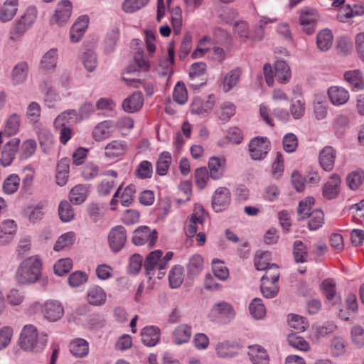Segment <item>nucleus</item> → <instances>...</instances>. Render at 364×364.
<instances>
[{
    "mask_svg": "<svg viewBox=\"0 0 364 364\" xmlns=\"http://www.w3.org/2000/svg\"><path fill=\"white\" fill-rule=\"evenodd\" d=\"M173 97L174 101L180 105H183L187 102L188 93L183 82H177L173 90Z\"/></svg>",
    "mask_w": 364,
    "mask_h": 364,
    "instance_id": "58",
    "label": "nucleus"
},
{
    "mask_svg": "<svg viewBox=\"0 0 364 364\" xmlns=\"http://www.w3.org/2000/svg\"><path fill=\"white\" fill-rule=\"evenodd\" d=\"M260 290L264 297L273 298L277 294L279 288L276 282L261 281Z\"/></svg>",
    "mask_w": 364,
    "mask_h": 364,
    "instance_id": "61",
    "label": "nucleus"
},
{
    "mask_svg": "<svg viewBox=\"0 0 364 364\" xmlns=\"http://www.w3.org/2000/svg\"><path fill=\"white\" fill-rule=\"evenodd\" d=\"M43 262L38 255L23 259L18 265L15 277L21 284H31L37 282L42 274Z\"/></svg>",
    "mask_w": 364,
    "mask_h": 364,
    "instance_id": "1",
    "label": "nucleus"
},
{
    "mask_svg": "<svg viewBox=\"0 0 364 364\" xmlns=\"http://www.w3.org/2000/svg\"><path fill=\"white\" fill-rule=\"evenodd\" d=\"M318 14L315 9L305 8L300 11L299 22L304 32L310 35L314 32Z\"/></svg>",
    "mask_w": 364,
    "mask_h": 364,
    "instance_id": "8",
    "label": "nucleus"
},
{
    "mask_svg": "<svg viewBox=\"0 0 364 364\" xmlns=\"http://www.w3.org/2000/svg\"><path fill=\"white\" fill-rule=\"evenodd\" d=\"M248 355L253 364H269V359L267 351L258 345L249 346Z\"/></svg>",
    "mask_w": 364,
    "mask_h": 364,
    "instance_id": "27",
    "label": "nucleus"
},
{
    "mask_svg": "<svg viewBox=\"0 0 364 364\" xmlns=\"http://www.w3.org/2000/svg\"><path fill=\"white\" fill-rule=\"evenodd\" d=\"M136 176L141 179L150 178L153 173V166L151 162L142 161L135 170Z\"/></svg>",
    "mask_w": 364,
    "mask_h": 364,
    "instance_id": "53",
    "label": "nucleus"
},
{
    "mask_svg": "<svg viewBox=\"0 0 364 364\" xmlns=\"http://www.w3.org/2000/svg\"><path fill=\"white\" fill-rule=\"evenodd\" d=\"M158 234L155 229L142 225L133 232L132 242L135 245H147L149 248H152L157 240Z\"/></svg>",
    "mask_w": 364,
    "mask_h": 364,
    "instance_id": "5",
    "label": "nucleus"
},
{
    "mask_svg": "<svg viewBox=\"0 0 364 364\" xmlns=\"http://www.w3.org/2000/svg\"><path fill=\"white\" fill-rule=\"evenodd\" d=\"M225 159L213 156L209 159L208 168L210 169V176L214 180L220 179L224 175L225 169Z\"/></svg>",
    "mask_w": 364,
    "mask_h": 364,
    "instance_id": "21",
    "label": "nucleus"
},
{
    "mask_svg": "<svg viewBox=\"0 0 364 364\" xmlns=\"http://www.w3.org/2000/svg\"><path fill=\"white\" fill-rule=\"evenodd\" d=\"M333 36L328 29L319 31L316 36L317 48L322 52L328 50L333 45Z\"/></svg>",
    "mask_w": 364,
    "mask_h": 364,
    "instance_id": "31",
    "label": "nucleus"
},
{
    "mask_svg": "<svg viewBox=\"0 0 364 364\" xmlns=\"http://www.w3.org/2000/svg\"><path fill=\"white\" fill-rule=\"evenodd\" d=\"M321 289L327 300L333 301L336 297V284L331 279H326L322 282Z\"/></svg>",
    "mask_w": 364,
    "mask_h": 364,
    "instance_id": "50",
    "label": "nucleus"
},
{
    "mask_svg": "<svg viewBox=\"0 0 364 364\" xmlns=\"http://www.w3.org/2000/svg\"><path fill=\"white\" fill-rule=\"evenodd\" d=\"M314 204V198L313 197H307L299 203L297 209L299 220L307 218L311 214V210Z\"/></svg>",
    "mask_w": 364,
    "mask_h": 364,
    "instance_id": "44",
    "label": "nucleus"
},
{
    "mask_svg": "<svg viewBox=\"0 0 364 364\" xmlns=\"http://www.w3.org/2000/svg\"><path fill=\"white\" fill-rule=\"evenodd\" d=\"M309 220L308 222V228L310 230H317L324 223V214L322 210L316 209L311 211V214L308 216Z\"/></svg>",
    "mask_w": 364,
    "mask_h": 364,
    "instance_id": "42",
    "label": "nucleus"
},
{
    "mask_svg": "<svg viewBox=\"0 0 364 364\" xmlns=\"http://www.w3.org/2000/svg\"><path fill=\"white\" fill-rule=\"evenodd\" d=\"M249 310L251 315L255 319H261L266 314L265 307L262 304V299L259 298H255L251 301Z\"/></svg>",
    "mask_w": 364,
    "mask_h": 364,
    "instance_id": "49",
    "label": "nucleus"
},
{
    "mask_svg": "<svg viewBox=\"0 0 364 364\" xmlns=\"http://www.w3.org/2000/svg\"><path fill=\"white\" fill-rule=\"evenodd\" d=\"M43 207L42 205H37L36 206H28L23 211L24 215L31 223H36L41 220L44 215L43 210Z\"/></svg>",
    "mask_w": 364,
    "mask_h": 364,
    "instance_id": "47",
    "label": "nucleus"
},
{
    "mask_svg": "<svg viewBox=\"0 0 364 364\" xmlns=\"http://www.w3.org/2000/svg\"><path fill=\"white\" fill-rule=\"evenodd\" d=\"M58 215L63 222H69L74 218V212L71 205L67 200L60 202L58 207Z\"/></svg>",
    "mask_w": 364,
    "mask_h": 364,
    "instance_id": "55",
    "label": "nucleus"
},
{
    "mask_svg": "<svg viewBox=\"0 0 364 364\" xmlns=\"http://www.w3.org/2000/svg\"><path fill=\"white\" fill-rule=\"evenodd\" d=\"M58 59V51L52 48L49 50L41 59V65L46 70L53 69L56 66Z\"/></svg>",
    "mask_w": 364,
    "mask_h": 364,
    "instance_id": "54",
    "label": "nucleus"
},
{
    "mask_svg": "<svg viewBox=\"0 0 364 364\" xmlns=\"http://www.w3.org/2000/svg\"><path fill=\"white\" fill-rule=\"evenodd\" d=\"M19 116L17 115L16 114H11L7 119L4 129V134L8 136L15 134L19 129Z\"/></svg>",
    "mask_w": 364,
    "mask_h": 364,
    "instance_id": "60",
    "label": "nucleus"
},
{
    "mask_svg": "<svg viewBox=\"0 0 364 364\" xmlns=\"http://www.w3.org/2000/svg\"><path fill=\"white\" fill-rule=\"evenodd\" d=\"M48 342L47 335L38 334L37 328L33 325L23 327L19 338L21 348L26 351H40L44 348Z\"/></svg>",
    "mask_w": 364,
    "mask_h": 364,
    "instance_id": "2",
    "label": "nucleus"
},
{
    "mask_svg": "<svg viewBox=\"0 0 364 364\" xmlns=\"http://www.w3.org/2000/svg\"><path fill=\"white\" fill-rule=\"evenodd\" d=\"M172 158L168 151H163L159 156L156 161V173L159 176H165L171 164Z\"/></svg>",
    "mask_w": 364,
    "mask_h": 364,
    "instance_id": "36",
    "label": "nucleus"
},
{
    "mask_svg": "<svg viewBox=\"0 0 364 364\" xmlns=\"http://www.w3.org/2000/svg\"><path fill=\"white\" fill-rule=\"evenodd\" d=\"M17 230V225L13 220H6L0 225V244L9 242L14 237Z\"/></svg>",
    "mask_w": 364,
    "mask_h": 364,
    "instance_id": "19",
    "label": "nucleus"
},
{
    "mask_svg": "<svg viewBox=\"0 0 364 364\" xmlns=\"http://www.w3.org/2000/svg\"><path fill=\"white\" fill-rule=\"evenodd\" d=\"M213 312L220 318L228 320L232 318L235 315L232 306L227 302L216 304L213 308Z\"/></svg>",
    "mask_w": 364,
    "mask_h": 364,
    "instance_id": "37",
    "label": "nucleus"
},
{
    "mask_svg": "<svg viewBox=\"0 0 364 364\" xmlns=\"http://www.w3.org/2000/svg\"><path fill=\"white\" fill-rule=\"evenodd\" d=\"M191 326L183 323L178 326L173 332V341L175 344L181 345L187 343L191 336Z\"/></svg>",
    "mask_w": 364,
    "mask_h": 364,
    "instance_id": "28",
    "label": "nucleus"
},
{
    "mask_svg": "<svg viewBox=\"0 0 364 364\" xmlns=\"http://www.w3.org/2000/svg\"><path fill=\"white\" fill-rule=\"evenodd\" d=\"M168 280L172 289L179 287L183 281V268L178 265L173 267L170 271Z\"/></svg>",
    "mask_w": 364,
    "mask_h": 364,
    "instance_id": "43",
    "label": "nucleus"
},
{
    "mask_svg": "<svg viewBox=\"0 0 364 364\" xmlns=\"http://www.w3.org/2000/svg\"><path fill=\"white\" fill-rule=\"evenodd\" d=\"M143 103L144 97L142 94L139 92H136L124 100L122 107L125 112L133 113L139 111L142 107Z\"/></svg>",
    "mask_w": 364,
    "mask_h": 364,
    "instance_id": "20",
    "label": "nucleus"
},
{
    "mask_svg": "<svg viewBox=\"0 0 364 364\" xmlns=\"http://www.w3.org/2000/svg\"><path fill=\"white\" fill-rule=\"evenodd\" d=\"M344 77L353 89L363 90L364 88V80L358 70L347 71L344 74Z\"/></svg>",
    "mask_w": 364,
    "mask_h": 364,
    "instance_id": "39",
    "label": "nucleus"
},
{
    "mask_svg": "<svg viewBox=\"0 0 364 364\" xmlns=\"http://www.w3.org/2000/svg\"><path fill=\"white\" fill-rule=\"evenodd\" d=\"M20 139L14 138L6 143L1 153V163L4 166H9L19 149Z\"/></svg>",
    "mask_w": 364,
    "mask_h": 364,
    "instance_id": "11",
    "label": "nucleus"
},
{
    "mask_svg": "<svg viewBox=\"0 0 364 364\" xmlns=\"http://www.w3.org/2000/svg\"><path fill=\"white\" fill-rule=\"evenodd\" d=\"M288 342L291 346L300 350L307 351L310 348L307 341L294 333L289 335Z\"/></svg>",
    "mask_w": 364,
    "mask_h": 364,
    "instance_id": "63",
    "label": "nucleus"
},
{
    "mask_svg": "<svg viewBox=\"0 0 364 364\" xmlns=\"http://www.w3.org/2000/svg\"><path fill=\"white\" fill-rule=\"evenodd\" d=\"M364 181V171L357 170L349 173L346 177V182L352 190L358 189Z\"/></svg>",
    "mask_w": 364,
    "mask_h": 364,
    "instance_id": "48",
    "label": "nucleus"
},
{
    "mask_svg": "<svg viewBox=\"0 0 364 364\" xmlns=\"http://www.w3.org/2000/svg\"><path fill=\"white\" fill-rule=\"evenodd\" d=\"M38 140L40 145L45 153H48L53 144V136L50 131L46 128H41L38 131Z\"/></svg>",
    "mask_w": 364,
    "mask_h": 364,
    "instance_id": "40",
    "label": "nucleus"
},
{
    "mask_svg": "<svg viewBox=\"0 0 364 364\" xmlns=\"http://www.w3.org/2000/svg\"><path fill=\"white\" fill-rule=\"evenodd\" d=\"M293 256L296 263H304L307 261L308 249L301 240H296L293 244Z\"/></svg>",
    "mask_w": 364,
    "mask_h": 364,
    "instance_id": "38",
    "label": "nucleus"
},
{
    "mask_svg": "<svg viewBox=\"0 0 364 364\" xmlns=\"http://www.w3.org/2000/svg\"><path fill=\"white\" fill-rule=\"evenodd\" d=\"M194 176L196 186L200 189H203L206 186L209 178L210 177L205 167L196 168L195 170Z\"/></svg>",
    "mask_w": 364,
    "mask_h": 364,
    "instance_id": "56",
    "label": "nucleus"
},
{
    "mask_svg": "<svg viewBox=\"0 0 364 364\" xmlns=\"http://www.w3.org/2000/svg\"><path fill=\"white\" fill-rule=\"evenodd\" d=\"M72 13V4L68 0L58 3L54 15L55 21L59 26H63L69 20Z\"/></svg>",
    "mask_w": 364,
    "mask_h": 364,
    "instance_id": "16",
    "label": "nucleus"
},
{
    "mask_svg": "<svg viewBox=\"0 0 364 364\" xmlns=\"http://www.w3.org/2000/svg\"><path fill=\"white\" fill-rule=\"evenodd\" d=\"M20 183V178L18 175L11 174L8 176L4 181L3 183V190L4 192L6 194H13L15 193Z\"/></svg>",
    "mask_w": 364,
    "mask_h": 364,
    "instance_id": "52",
    "label": "nucleus"
},
{
    "mask_svg": "<svg viewBox=\"0 0 364 364\" xmlns=\"http://www.w3.org/2000/svg\"><path fill=\"white\" fill-rule=\"evenodd\" d=\"M134 60L137 68L134 65H129L127 68V73H131L135 71H147L150 67V63L144 56L143 50H138L135 53Z\"/></svg>",
    "mask_w": 364,
    "mask_h": 364,
    "instance_id": "35",
    "label": "nucleus"
},
{
    "mask_svg": "<svg viewBox=\"0 0 364 364\" xmlns=\"http://www.w3.org/2000/svg\"><path fill=\"white\" fill-rule=\"evenodd\" d=\"M45 317L50 321H56L60 319L64 313L63 308L60 302L49 301L46 302L43 308Z\"/></svg>",
    "mask_w": 364,
    "mask_h": 364,
    "instance_id": "15",
    "label": "nucleus"
},
{
    "mask_svg": "<svg viewBox=\"0 0 364 364\" xmlns=\"http://www.w3.org/2000/svg\"><path fill=\"white\" fill-rule=\"evenodd\" d=\"M162 254L163 253L161 250H157L150 252L146 256L144 267L145 269V274L149 277V279H151L155 269L159 267V263Z\"/></svg>",
    "mask_w": 364,
    "mask_h": 364,
    "instance_id": "22",
    "label": "nucleus"
},
{
    "mask_svg": "<svg viewBox=\"0 0 364 364\" xmlns=\"http://www.w3.org/2000/svg\"><path fill=\"white\" fill-rule=\"evenodd\" d=\"M231 193L226 187L217 188L212 197V207L216 213L225 210L230 203Z\"/></svg>",
    "mask_w": 364,
    "mask_h": 364,
    "instance_id": "7",
    "label": "nucleus"
},
{
    "mask_svg": "<svg viewBox=\"0 0 364 364\" xmlns=\"http://www.w3.org/2000/svg\"><path fill=\"white\" fill-rule=\"evenodd\" d=\"M108 240L112 250L119 252L127 241V231L124 227L117 225L113 228L109 232Z\"/></svg>",
    "mask_w": 364,
    "mask_h": 364,
    "instance_id": "9",
    "label": "nucleus"
},
{
    "mask_svg": "<svg viewBox=\"0 0 364 364\" xmlns=\"http://www.w3.org/2000/svg\"><path fill=\"white\" fill-rule=\"evenodd\" d=\"M37 16L36 7L34 6H28L24 14L15 21L11 33L22 36L35 23Z\"/></svg>",
    "mask_w": 364,
    "mask_h": 364,
    "instance_id": "4",
    "label": "nucleus"
},
{
    "mask_svg": "<svg viewBox=\"0 0 364 364\" xmlns=\"http://www.w3.org/2000/svg\"><path fill=\"white\" fill-rule=\"evenodd\" d=\"M266 82L272 86L274 78L279 83H286L291 76L289 66L284 60H277L274 63V70L269 64H265L263 68Z\"/></svg>",
    "mask_w": 364,
    "mask_h": 364,
    "instance_id": "3",
    "label": "nucleus"
},
{
    "mask_svg": "<svg viewBox=\"0 0 364 364\" xmlns=\"http://www.w3.org/2000/svg\"><path fill=\"white\" fill-rule=\"evenodd\" d=\"M75 234L73 232H68L62 235L56 241L54 245L55 251H60L65 247L70 246L74 243Z\"/></svg>",
    "mask_w": 364,
    "mask_h": 364,
    "instance_id": "62",
    "label": "nucleus"
},
{
    "mask_svg": "<svg viewBox=\"0 0 364 364\" xmlns=\"http://www.w3.org/2000/svg\"><path fill=\"white\" fill-rule=\"evenodd\" d=\"M37 144L35 140L28 139L23 142L19 150L18 156L21 160L31 157L36 151Z\"/></svg>",
    "mask_w": 364,
    "mask_h": 364,
    "instance_id": "45",
    "label": "nucleus"
},
{
    "mask_svg": "<svg viewBox=\"0 0 364 364\" xmlns=\"http://www.w3.org/2000/svg\"><path fill=\"white\" fill-rule=\"evenodd\" d=\"M341 178L336 174H332L323 187V196L328 200L333 199L340 192Z\"/></svg>",
    "mask_w": 364,
    "mask_h": 364,
    "instance_id": "12",
    "label": "nucleus"
},
{
    "mask_svg": "<svg viewBox=\"0 0 364 364\" xmlns=\"http://www.w3.org/2000/svg\"><path fill=\"white\" fill-rule=\"evenodd\" d=\"M127 151V144L124 140H112L105 146L104 155L106 158L116 160L124 156Z\"/></svg>",
    "mask_w": 364,
    "mask_h": 364,
    "instance_id": "10",
    "label": "nucleus"
},
{
    "mask_svg": "<svg viewBox=\"0 0 364 364\" xmlns=\"http://www.w3.org/2000/svg\"><path fill=\"white\" fill-rule=\"evenodd\" d=\"M328 95L331 102L335 105H343L349 99L348 92L341 87L332 86L329 87Z\"/></svg>",
    "mask_w": 364,
    "mask_h": 364,
    "instance_id": "25",
    "label": "nucleus"
},
{
    "mask_svg": "<svg viewBox=\"0 0 364 364\" xmlns=\"http://www.w3.org/2000/svg\"><path fill=\"white\" fill-rule=\"evenodd\" d=\"M18 0H6L1 11L0 20L1 22L11 21L17 12Z\"/></svg>",
    "mask_w": 364,
    "mask_h": 364,
    "instance_id": "30",
    "label": "nucleus"
},
{
    "mask_svg": "<svg viewBox=\"0 0 364 364\" xmlns=\"http://www.w3.org/2000/svg\"><path fill=\"white\" fill-rule=\"evenodd\" d=\"M241 74L242 70L240 68H236L228 72L223 79V91L228 92L236 86L240 80Z\"/></svg>",
    "mask_w": 364,
    "mask_h": 364,
    "instance_id": "33",
    "label": "nucleus"
},
{
    "mask_svg": "<svg viewBox=\"0 0 364 364\" xmlns=\"http://www.w3.org/2000/svg\"><path fill=\"white\" fill-rule=\"evenodd\" d=\"M73 267V261L70 258L59 259L53 267L54 272L58 276H63L68 273Z\"/></svg>",
    "mask_w": 364,
    "mask_h": 364,
    "instance_id": "59",
    "label": "nucleus"
},
{
    "mask_svg": "<svg viewBox=\"0 0 364 364\" xmlns=\"http://www.w3.org/2000/svg\"><path fill=\"white\" fill-rule=\"evenodd\" d=\"M112 122L105 120L99 123L92 131V137L97 141H100L108 138L111 134Z\"/></svg>",
    "mask_w": 364,
    "mask_h": 364,
    "instance_id": "32",
    "label": "nucleus"
},
{
    "mask_svg": "<svg viewBox=\"0 0 364 364\" xmlns=\"http://www.w3.org/2000/svg\"><path fill=\"white\" fill-rule=\"evenodd\" d=\"M270 142L267 137H255L249 144L250 156L253 160H262L269 151Z\"/></svg>",
    "mask_w": 364,
    "mask_h": 364,
    "instance_id": "6",
    "label": "nucleus"
},
{
    "mask_svg": "<svg viewBox=\"0 0 364 364\" xmlns=\"http://www.w3.org/2000/svg\"><path fill=\"white\" fill-rule=\"evenodd\" d=\"M238 344L223 342L216 346V352L218 357L222 358H231L236 356L240 350Z\"/></svg>",
    "mask_w": 364,
    "mask_h": 364,
    "instance_id": "26",
    "label": "nucleus"
},
{
    "mask_svg": "<svg viewBox=\"0 0 364 364\" xmlns=\"http://www.w3.org/2000/svg\"><path fill=\"white\" fill-rule=\"evenodd\" d=\"M203 267V259L200 255H193L187 265L188 274L196 276L200 272Z\"/></svg>",
    "mask_w": 364,
    "mask_h": 364,
    "instance_id": "46",
    "label": "nucleus"
},
{
    "mask_svg": "<svg viewBox=\"0 0 364 364\" xmlns=\"http://www.w3.org/2000/svg\"><path fill=\"white\" fill-rule=\"evenodd\" d=\"M336 157V150L330 146L324 147L319 154L318 161L321 166L326 171H331L334 167Z\"/></svg>",
    "mask_w": 364,
    "mask_h": 364,
    "instance_id": "13",
    "label": "nucleus"
},
{
    "mask_svg": "<svg viewBox=\"0 0 364 364\" xmlns=\"http://www.w3.org/2000/svg\"><path fill=\"white\" fill-rule=\"evenodd\" d=\"M87 192V188L85 185H77L70 192V200L75 204H80L85 200Z\"/></svg>",
    "mask_w": 364,
    "mask_h": 364,
    "instance_id": "41",
    "label": "nucleus"
},
{
    "mask_svg": "<svg viewBox=\"0 0 364 364\" xmlns=\"http://www.w3.org/2000/svg\"><path fill=\"white\" fill-rule=\"evenodd\" d=\"M215 104L214 95H210L206 101H203L200 97H196L193 100L191 111L193 114H203L208 113L213 107Z\"/></svg>",
    "mask_w": 364,
    "mask_h": 364,
    "instance_id": "17",
    "label": "nucleus"
},
{
    "mask_svg": "<svg viewBox=\"0 0 364 364\" xmlns=\"http://www.w3.org/2000/svg\"><path fill=\"white\" fill-rule=\"evenodd\" d=\"M71 354L76 358H84L89 353V343L83 338H75L69 344Z\"/></svg>",
    "mask_w": 364,
    "mask_h": 364,
    "instance_id": "24",
    "label": "nucleus"
},
{
    "mask_svg": "<svg viewBox=\"0 0 364 364\" xmlns=\"http://www.w3.org/2000/svg\"><path fill=\"white\" fill-rule=\"evenodd\" d=\"M29 68L25 61H21L16 64L11 73V80L14 85H18L24 82L26 80Z\"/></svg>",
    "mask_w": 364,
    "mask_h": 364,
    "instance_id": "29",
    "label": "nucleus"
},
{
    "mask_svg": "<svg viewBox=\"0 0 364 364\" xmlns=\"http://www.w3.org/2000/svg\"><path fill=\"white\" fill-rule=\"evenodd\" d=\"M87 299L92 306H102L107 301V294L102 287L94 286L88 289Z\"/></svg>",
    "mask_w": 364,
    "mask_h": 364,
    "instance_id": "23",
    "label": "nucleus"
},
{
    "mask_svg": "<svg viewBox=\"0 0 364 364\" xmlns=\"http://www.w3.org/2000/svg\"><path fill=\"white\" fill-rule=\"evenodd\" d=\"M288 322L290 327L299 332L304 331L309 326L306 318L295 314L289 315Z\"/></svg>",
    "mask_w": 364,
    "mask_h": 364,
    "instance_id": "57",
    "label": "nucleus"
},
{
    "mask_svg": "<svg viewBox=\"0 0 364 364\" xmlns=\"http://www.w3.org/2000/svg\"><path fill=\"white\" fill-rule=\"evenodd\" d=\"M80 120L78 113L75 109H68L59 114L54 121V126L72 124Z\"/></svg>",
    "mask_w": 364,
    "mask_h": 364,
    "instance_id": "34",
    "label": "nucleus"
},
{
    "mask_svg": "<svg viewBox=\"0 0 364 364\" xmlns=\"http://www.w3.org/2000/svg\"><path fill=\"white\" fill-rule=\"evenodd\" d=\"M140 335L142 343L146 346L152 347L159 343L161 331L159 328L156 326H149L141 330Z\"/></svg>",
    "mask_w": 364,
    "mask_h": 364,
    "instance_id": "14",
    "label": "nucleus"
},
{
    "mask_svg": "<svg viewBox=\"0 0 364 364\" xmlns=\"http://www.w3.org/2000/svg\"><path fill=\"white\" fill-rule=\"evenodd\" d=\"M212 263L215 276L220 280L226 279L229 275V272L223 262L218 259H214Z\"/></svg>",
    "mask_w": 364,
    "mask_h": 364,
    "instance_id": "64",
    "label": "nucleus"
},
{
    "mask_svg": "<svg viewBox=\"0 0 364 364\" xmlns=\"http://www.w3.org/2000/svg\"><path fill=\"white\" fill-rule=\"evenodd\" d=\"M235 114V107L230 102H223L218 111V118L223 122L228 121Z\"/></svg>",
    "mask_w": 364,
    "mask_h": 364,
    "instance_id": "51",
    "label": "nucleus"
},
{
    "mask_svg": "<svg viewBox=\"0 0 364 364\" xmlns=\"http://www.w3.org/2000/svg\"><path fill=\"white\" fill-rule=\"evenodd\" d=\"M89 18L87 16H80L73 25L70 32V38L72 42H78L83 36L88 26Z\"/></svg>",
    "mask_w": 364,
    "mask_h": 364,
    "instance_id": "18",
    "label": "nucleus"
}]
</instances>
